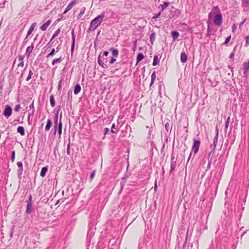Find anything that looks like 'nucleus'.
I'll return each instance as SVG.
<instances>
[{
  "instance_id": "obj_1",
  "label": "nucleus",
  "mask_w": 249,
  "mask_h": 249,
  "mask_svg": "<svg viewBox=\"0 0 249 249\" xmlns=\"http://www.w3.org/2000/svg\"><path fill=\"white\" fill-rule=\"evenodd\" d=\"M105 17V13H101V15L94 18L91 20L89 27V28L87 32L89 33L91 31H93L95 30L103 21V19Z\"/></svg>"
},
{
  "instance_id": "obj_2",
  "label": "nucleus",
  "mask_w": 249,
  "mask_h": 249,
  "mask_svg": "<svg viewBox=\"0 0 249 249\" xmlns=\"http://www.w3.org/2000/svg\"><path fill=\"white\" fill-rule=\"evenodd\" d=\"M27 207L26 209V213L27 214H30L35 212V209L33 207V203L32 201V196L31 195H29L28 200L26 201Z\"/></svg>"
},
{
  "instance_id": "obj_3",
  "label": "nucleus",
  "mask_w": 249,
  "mask_h": 249,
  "mask_svg": "<svg viewBox=\"0 0 249 249\" xmlns=\"http://www.w3.org/2000/svg\"><path fill=\"white\" fill-rule=\"evenodd\" d=\"M94 234V230L93 229H89L88 232H87V249H89V247L90 246V243L91 242V238L92 236Z\"/></svg>"
},
{
  "instance_id": "obj_4",
  "label": "nucleus",
  "mask_w": 249,
  "mask_h": 249,
  "mask_svg": "<svg viewBox=\"0 0 249 249\" xmlns=\"http://www.w3.org/2000/svg\"><path fill=\"white\" fill-rule=\"evenodd\" d=\"M200 145V141L199 140H196V139H193V144L192 148V151L194 152L195 155L197 153Z\"/></svg>"
},
{
  "instance_id": "obj_5",
  "label": "nucleus",
  "mask_w": 249,
  "mask_h": 249,
  "mask_svg": "<svg viewBox=\"0 0 249 249\" xmlns=\"http://www.w3.org/2000/svg\"><path fill=\"white\" fill-rule=\"evenodd\" d=\"M222 22V15L220 13L215 15L213 18V23L217 26H220Z\"/></svg>"
},
{
  "instance_id": "obj_6",
  "label": "nucleus",
  "mask_w": 249,
  "mask_h": 249,
  "mask_svg": "<svg viewBox=\"0 0 249 249\" xmlns=\"http://www.w3.org/2000/svg\"><path fill=\"white\" fill-rule=\"evenodd\" d=\"M12 109L9 105H6L3 112V115L7 118H9L12 114Z\"/></svg>"
},
{
  "instance_id": "obj_7",
  "label": "nucleus",
  "mask_w": 249,
  "mask_h": 249,
  "mask_svg": "<svg viewBox=\"0 0 249 249\" xmlns=\"http://www.w3.org/2000/svg\"><path fill=\"white\" fill-rule=\"evenodd\" d=\"M107 58L104 59L103 60L105 61V62H104L101 59V54H100L98 57V63L99 65L104 69H107L108 68V66L106 64L107 62Z\"/></svg>"
},
{
  "instance_id": "obj_8",
  "label": "nucleus",
  "mask_w": 249,
  "mask_h": 249,
  "mask_svg": "<svg viewBox=\"0 0 249 249\" xmlns=\"http://www.w3.org/2000/svg\"><path fill=\"white\" fill-rule=\"evenodd\" d=\"M71 39H72V44L71 47V55L73 53V50L75 46V36L74 35V30L72 29L71 31Z\"/></svg>"
},
{
  "instance_id": "obj_9",
  "label": "nucleus",
  "mask_w": 249,
  "mask_h": 249,
  "mask_svg": "<svg viewBox=\"0 0 249 249\" xmlns=\"http://www.w3.org/2000/svg\"><path fill=\"white\" fill-rule=\"evenodd\" d=\"M17 165L18 166V177L21 176L23 172V165L21 161H18L17 162Z\"/></svg>"
},
{
  "instance_id": "obj_10",
  "label": "nucleus",
  "mask_w": 249,
  "mask_h": 249,
  "mask_svg": "<svg viewBox=\"0 0 249 249\" xmlns=\"http://www.w3.org/2000/svg\"><path fill=\"white\" fill-rule=\"evenodd\" d=\"M61 118H62V113L60 114V121L59 122V124H57V130H58V133L59 136H60L62 134V123L61 122Z\"/></svg>"
},
{
  "instance_id": "obj_11",
  "label": "nucleus",
  "mask_w": 249,
  "mask_h": 249,
  "mask_svg": "<svg viewBox=\"0 0 249 249\" xmlns=\"http://www.w3.org/2000/svg\"><path fill=\"white\" fill-rule=\"evenodd\" d=\"M34 48V44L33 43H32V44L28 46L27 49H26V52H25V53L27 55L28 57H29V56L30 55L31 53H32L33 49Z\"/></svg>"
},
{
  "instance_id": "obj_12",
  "label": "nucleus",
  "mask_w": 249,
  "mask_h": 249,
  "mask_svg": "<svg viewBox=\"0 0 249 249\" xmlns=\"http://www.w3.org/2000/svg\"><path fill=\"white\" fill-rule=\"evenodd\" d=\"M58 112H56L54 116V134L55 135L57 131V124H59L58 122Z\"/></svg>"
},
{
  "instance_id": "obj_13",
  "label": "nucleus",
  "mask_w": 249,
  "mask_h": 249,
  "mask_svg": "<svg viewBox=\"0 0 249 249\" xmlns=\"http://www.w3.org/2000/svg\"><path fill=\"white\" fill-rule=\"evenodd\" d=\"M36 25V23L35 22V23H33L31 25V26L30 27L28 31V32H27V36L25 38V40H26L29 36H30L31 33H32V32L34 31V29H35V27Z\"/></svg>"
},
{
  "instance_id": "obj_14",
  "label": "nucleus",
  "mask_w": 249,
  "mask_h": 249,
  "mask_svg": "<svg viewBox=\"0 0 249 249\" xmlns=\"http://www.w3.org/2000/svg\"><path fill=\"white\" fill-rule=\"evenodd\" d=\"M51 22V20H48L45 23H44L43 24L41 25V26L40 27V29L43 31H45L50 24Z\"/></svg>"
},
{
  "instance_id": "obj_15",
  "label": "nucleus",
  "mask_w": 249,
  "mask_h": 249,
  "mask_svg": "<svg viewBox=\"0 0 249 249\" xmlns=\"http://www.w3.org/2000/svg\"><path fill=\"white\" fill-rule=\"evenodd\" d=\"M187 60V55L185 52H182L180 54V61L182 63H185Z\"/></svg>"
},
{
  "instance_id": "obj_16",
  "label": "nucleus",
  "mask_w": 249,
  "mask_h": 249,
  "mask_svg": "<svg viewBox=\"0 0 249 249\" xmlns=\"http://www.w3.org/2000/svg\"><path fill=\"white\" fill-rule=\"evenodd\" d=\"M249 69V60L248 62H245L243 63L244 74H246Z\"/></svg>"
},
{
  "instance_id": "obj_17",
  "label": "nucleus",
  "mask_w": 249,
  "mask_h": 249,
  "mask_svg": "<svg viewBox=\"0 0 249 249\" xmlns=\"http://www.w3.org/2000/svg\"><path fill=\"white\" fill-rule=\"evenodd\" d=\"M171 36L173 40L175 41L178 37L179 34L178 32L174 31L171 32Z\"/></svg>"
},
{
  "instance_id": "obj_18",
  "label": "nucleus",
  "mask_w": 249,
  "mask_h": 249,
  "mask_svg": "<svg viewBox=\"0 0 249 249\" xmlns=\"http://www.w3.org/2000/svg\"><path fill=\"white\" fill-rule=\"evenodd\" d=\"M242 6L249 10V0H242Z\"/></svg>"
},
{
  "instance_id": "obj_19",
  "label": "nucleus",
  "mask_w": 249,
  "mask_h": 249,
  "mask_svg": "<svg viewBox=\"0 0 249 249\" xmlns=\"http://www.w3.org/2000/svg\"><path fill=\"white\" fill-rule=\"evenodd\" d=\"M110 51H111L112 55L114 57H117L119 54V52L117 49H115L114 48H112L110 49Z\"/></svg>"
},
{
  "instance_id": "obj_20",
  "label": "nucleus",
  "mask_w": 249,
  "mask_h": 249,
  "mask_svg": "<svg viewBox=\"0 0 249 249\" xmlns=\"http://www.w3.org/2000/svg\"><path fill=\"white\" fill-rule=\"evenodd\" d=\"M48 170L47 166L43 167L41 170L40 172V176L42 177H44L46 174V173L47 172Z\"/></svg>"
},
{
  "instance_id": "obj_21",
  "label": "nucleus",
  "mask_w": 249,
  "mask_h": 249,
  "mask_svg": "<svg viewBox=\"0 0 249 249\" xmlns=\"http://www.w3.org/2000/svg\"><path fill=\"white\" fill-rule=\"evenodd\" d=\"M81 87L79 84H76L75 86L74 89V93L75 95H77L78 94L80 91H81Z\"/></svg>"
},
{
  "instance_id": "obj_22",
  "label": "nucleus",
  "mask_w": 249,
  "mask_h": 249,
  "mask_svg": "<svg viewBox=\"0 0 249 249\" xmlns=\"http://www.w3.org/2000/svg\"><path fill=\"white\" fill-rule=\"evenodd\" d=\"M17 132L19 133L21 136L25 135V130L23 126H18L17 128Z\"/></svg>"
},
{
  "instance_id": "obj_23",
  "label": "nucleus",
  "mask_w": 249,
  "mask_h": 249,
  "mask_svg": "<svg viewBox=\"0 0 249 249\" xmlns=\"http://www.w3.org/2000/svg\"><path fill=\"white\" fill-rule=\"evenodd\" d=\"M63 60V58L62 57V56H60L57 58H55L52 61V65H54L55 64L60 63Z\"/></svg>"
},
{
  "instance_id": "obj_24",
  "label": "nucleus",
  "mask_w": 249,
  "mask_h": 249,
  "mask_svg": "<svg viewBox=\"0 0 249 249\" xmlns=\"http://www.w3.org/2000/svg\"><path fill=\"white\" fill-rule=\"evenodd\" d=\"M52 125V121L50 119H48L47 121V124L45 126V130L46 131H48L50 130Z\"/></svg>"
},
{
  "instance_id": "obj_25",
  "label": "nucleus",
  "mask_w": 249,
  "mask_h": 249,
  "mask_svg": "<svg viewBox=\"0 0 249 249\" xmlns=\"http://www.w3.org/2000/svg\"><path fill=\"white\" fill-rule=\"evenodd\" d=\"M217 140H218V134H216L214 139H213V150L212 151H214L215 149V147L216 146V144H217Z\"/></svg>"
},
{
  "instance_id": "obj_26",
  "label": "nucleus",
  "mask_w": 249,
  "mask_h": 249,
  "mask_svg": "<svg viewBox=\"0 0 249 249\" xmlns=\"http://www.w3.org/2000/svg\"><path fill=\"white\" fill-rule=\"evenodd\" d=\"M76 4V0H74L71 1L68 5L67 6L66 9L69 11L73 6L74 4Z\"/></svg>"
},
{
  "instance_id": "obj_27",
  "label": "nucleus",
  "mask_w": 249,
  "mask_h": 249,
  "mask_svg": "<svg viewBox=\"0 0 249 249\" xmlns=\"http://www.w3.org/2000/svg\"><path fill=\"white\" fill-rule=\"evenodd\" d=\"M156 38V33L155 32L152 33L150 36V40L151 43L153 45L155 41Z\"/></svg>"
},
{
  "instance_id": "obj_28",
  "label": "nucleus",
  "mask_w": 249,
  "mask_h": 249,
  "mask_svg": "<svg viewBox=\"0 0 249 249\" xmlns=\"http://www.w3.org/2000/svg\"><path fill=\"white\" fill-rule=\"evenodd\" d=\"M143 58H144L143 54L141 53H139L137 56V63H139L140 61H141Z\"/></svg>"
},
{
  "instance_id": "obj_29",
  "label": "nucleus",
  "mask_w": 249,
  "mask_h": 249,
  "mask_svg": "<svg viewBox=\"0 0 249 249\" xmlns=\"http://www.w3.org/2000/svg\"><path fill=\"white\" fill-rule=\"evenodd\" d=\"M50 104L52 107H54L55 106V100L54 98L53 95H51L50 98Z\"/></svg>"
},
{
  "instance_id": "obj_30",
  "label": "nucleus",
  "mask_w": 249,
  "mask_h": 249,
  "mask_svg": "<svg viewBox=\"0 0 249 249\" xmlns=\"http://www.w3.org/2000/svg\"><path fill=\"white\" fill-rule=\"evenodd\" d=\"M61 31L60 28H58L53 34V35L52 36V38L51 39L50 42L52 41L55 37H56L58 34L60 33Z\"/></svg>"
},
{
  "instance_id": "obj_31",
  "label": "nucleus",
  "mask_w": 249,
  "mask_h": 249,
  "mask_svg": "<svg viewBox=\"0 0 249 249\" xmlns=\"http://www.w3.org/2000/svg\"><path fill=\"white\" fill-rule=\"evenodd\" d=\"M169 2H164L163 4H161L160 6L161 8V11L165 10L169 5Z\"/></svg>"
},
{
  "instance_id": "obj_32",
  "label": "nucleus",
  "mask_w": 249,
  "mask_h": 249,
  "mask_svg": "<svg viewBox=\"0 0 249 249\" xmlns=\"http://www.w3.org/2000/svg\"><path fill=\"white\" fill-rule=\"evenodd\" d=\"M86 8L85 7H83L81 9L80 12L79 14V15L77 16V18L79 19L81 18V17L83 16V15L84 14Z\"/></svg>"
},
{
  "instance_id": "obj_33",
  "label": "nucleus",
  "mask_w": 249,
  "mask_h": 249,
  "mask_svg": "<svg viewBox=\"0 0 249 249\" xmlns=\"http://www.w3.org/2000/svg\"><path fill=\"white\" fill-rule=\"evenodd\" d=\"M165 128L167 132L170 131L172 129V125L169 123H167L165 124Z\"/></svg>"
},
{
  "instance_id": "obj_34",
  "label": "nucleus",
  "mask_w": 249,
  "mask_h": 249,
  "mask_svg": "<svg viewBox=\"0 0 249 249\" xmlns=\"http://www.w3.org/2000/svg\"><path fill=\"white\" fill-rule=\"evenodd\" d=\"M55 53H56V52L55 49L54 48L52 50V51H51V52L46 56V57L47 58H48L51 56H53Z\"/></svg>"
},
{
  "instance_id": "obj_35",
  "label": "nucleus",
  "mask_w": 249,
  "mask_h": 249,
  "mask_svg": "<svg viewBox=\"0 0 249 249\" xmlns=\"http://www.w3.org/2000/svg\"><path fill=\"white\" fill-rule=\"evenodd\" d=\"M158 63V57L157 55H155L154 57V60L153 62V66H155Z\"/></svg>"
},
{
  "instance_id": "obj_36",
  "label": "nucleus",
  "mask_w": 249,
  "mask_h": 249,
  "mask_svg": "<svg viewBox=\"0 0 249 249\" xmlns=\"http://www.w3.org/2000/svg\"><path fill=\"white\" fill-rule=\"evenodd\" d=\"M33 74V72L31 70H30L29 71V74H28V75L26 80L27 81H29L31 79Z\"/></svg>"
},
{
  "instance_id": "obj_37",
  "label": "nucleus",
  "mask_w": 249,
  "mask_h": 249,
  "mask_svg": "<svg viewBox=\"0 0 249 249\" xmlns=\"http://www.w3.org/2000/svg\"><path fill=\"white\" fill-rule=\"evenodd\" d=\"M176 163H175L174 162H171V165H170V167H171L170 172H172L174 170V169L176 168Z\"/></svg>"
},
{
  "instance_id": "obj_38",
  "label": "nucleus",
  "mask_w": 249,
  "mask_h": 249,
  "mask_svg": "<svg viewBox=\"0 0 249 249\" xmlns=\"http://www.w3.org/2000/svg\"><path fill=\"white\" fill-rule=\"evenodd\" d=\"M67 154L68 155L70 156L71 155V151H70V142L69 141V142L67 145Z\"/></svg>"
},
{
  "instance_id": "obj_39",
  "label": "nucleus",
  "mask_w": 249,
  "mask_h": 249,
  "mask_svg": "<svg viewBox=\"0 0 249 249\" xmlns=\"http://www.w3.org/2000/svg\"><path fill=\"white\" fill-rule=\"evenodd\" d=\"M231 36L230 35L226 38V39L225 41V42L224 43V44L227 45L230 42V41L231 40Z\"/></svg>"
},
{
  "instance_id": "obj_40",
  "label": "nucleus",
  "mask_w": 249,
  "mask_h": 249,
  "mask_svg": "<svg viewBox=\"0 0 249 249\" xmlns=\"http://www.w3.org/2000/svg\"><path fill=\"white\" fill-rule=\"evenodd\" d=\"M15 151H13L11 153V160L12 162H13L15 160Z\"/></svg>"
},
{
  "instance_id": "obj_41",
  "label": "nucleus",
  "mask_w": 249,
  "mask_h": 249,
  "mask_svg": "<svg viewBox=\"0 0 249 249\" xmlns=\"http://www.w3.org/2000/svg\"><path fill=\"white\" fill-rule=\"evenodd\" d=\"M230 117H229L227 119V121L225 123V128L226 129H227L229 126V123H230Z\"/></svg>"
},
{
  "instance_id": "obj_42",
  "label": "nucleus",
  "mask_w": 249,
  "mask_h": 249,
  "mask_svg": "<svg viewBox=\"0 0 249 249\" xmlns=\"http://www.w3.org/2000/svg\"><path fill=\"white\" fill-rule=\"evenodd\" d=\"M130 176V174L129 173H126L124 176L122 178V181H123L124 182H125V180L126 179V178L128 177L129 176Z\"/></svg>"
},
{
  "instance_id": "obj_43",
  "label": "nucleus",
  "mask_w": 249,
  "mask_h": 249,
  "mask_svg": "<svg viewBox=\"0 0 249 249\" xmlns=\"http://www.w3.org/2000/svg\"><path fill=\"white\" fill-rule=\"evenodd\" d=\"M116 60L115 57H112L109 61V64H112Z\"/></svg>"
},
{
  "instance_id": "obj_44",
  "label": "nucleus",
  "mask_w": 249,
  "mask_h": 249,
  "mask_svg": "<svg viewBox=\"0 0 249 249\" xmlns=\"http://www.w3.org/2000/svg\"><path fill=\"white\" fill-rule=\"evenodd\" d=\"M160 15H161V12H160L156 14L155 15H154L153 17L152 18L156 19V18H158L160 16Z\"/></svg>"
},
{
  "instance_id": "obj_45",
  "label": "nucleus",
  "mask_w": 249,
  "mask_h": 249,
  "mask_svg": "<svg viewBox=\"0 0 249 249\" xmlns=\"http://www.w3.org/2000/svg\"><path fill=\"white\" fill-rule=\"evenodd\" d=\"M235 49H234L233 50V51L230 54V56H229V57L231 58V59H233V57L234 56V55H235Z\"/></svg>"
},
{
  "instance_id": "obj_46",
  "label": "nucleus",
  "mask_w": 249,
  "mask_h": 249,
  "mask_svg": "<svg viewBox=\"0 0 249 249\" xmlns=\"http://www.w3.org/2000/svg\"><path fill=\"white\" fill-rule=\"evenodd\" d=\"M95 173H96V171L95 170H93L92 171V172L91 173V174L90 175V179H92L94 177Z\"/></svg>"
},
{
  "instance_id": "obj_47",
  "label": "nucleus",
  "mask_w": 249,
  "mask_h": 249,
  "mask_svg": "<svg viewBox=\"0 0 249 249\" xmlns=\"http://www.w3.org/2000/svg\"><path fill=\"white\" fill-rule=\"evenodd\" d=\"M246 39V45H249V35L245 37Z\"/></svg>"
},
{
  "instance_id": "obj_48",
  "label": "nucleus",
  "mask_w": 249,
  "mask_h": 249,
  "mask_svg": "<svg viewBox=\"0 0 249 249\" xmlns=\"http://www.w3.org/2000/svg\"><path fill=\"white\" fill-rule=\"evenodd\" d=\"M20 107H21L20 105H17L15 108V111L17 112L18 111Z\"/></svg>"
},
{
  "instance_id": "obj_49",
  "label": "nucleus",
  "mask_w": 249,
  "mask_h": 249,
  "mask_svg": "<svg viewBox=\"0 0 249 249\" xmlns=\"http://www.w3.org/2000/svg\"><path fill=\"white\" fill-rule=\"evenodd\" d=\"M156 77L155 72H153L151 75V80L154 81Z\"/></svg>"
},
{
  "instance_id": "obj_50",
  "label": "nucleus",
  "mask_w": 249,
  "mask_h": 249,
  "mask_svg": "<svg viewBox=\"0 0 249 249\" xmlns=\"http://www.w3.org/2000/svg\"><path fill=\"white\" fill-rule=\"evenodd\" d=\"M19 61L20 62H24L23 59L24 58V56L22 55H19L18 57Z\"/></svg>"
},
{
  "instance_id": "obj_51",
  "label": "nucleus",
  "mask_w": 249,
  "mask_h": 249,
  "mask_svg": "<svg viewBox=\"0 0 249 249\" xmlns=\"http://www.w3.org/2000/svg\"><path fill=\"white\" fill-rule=\"evenodd\" d=\"M115 124H113L112 125V126H111V130H110V132L112 133H116V132H115L113 130L114 128H115Z\"/></svg>"
},
{
  "instance_id": "obj_52",
  "label": "nucleus",
  "mask_w": 249,
  "mask_h": 249,
  "mask_svg": "<svg viewBox=\"0 0 249 249\" xmlns=\"http://www.w3.org/2000/svg\"><path fill=\"white\" fill-rule=\"evenodd\" d=\"M62 80H60L58 83V90H60L61 88V84H62Z\"/></svg>"
},
{
  "instance_id": "obj_53",
  "label": "nucleus",
  "mask_w": 249,
  "mask_h": 249,
  "mask_svg": "<svg viewBox=\"0 0 249 249\" xmlns=\"http://www.w3.org/2000/svg\"><path fill=\"white\" fill-rule=\"evenodd\" d=\"M171 162H174L176 163V160L175 158V157L173 156V155H172L171 156Z\"/></svg>"
},
{
  "instance_id": "obj_54",
  "label": "nucleus",
  "mask_w": 249,
  "mask_h": 249,
  "mask_svg": "<svg viewBox=\"0 0 249 249\" xmlns=\"http://www.w3.org/2000/svg\"><path fill=\"white\" fill-rule=\"evenodd\" d=\"M109 131V129L107 128H105L104 130V135H106Z\"/></svg>"
},
{
  "instance_id": "obj_55",
  "label": "nucleus",
  "mask_w": 249,
  "mask_h": 249,
  "mask_svg": "<svg viewBox=\"0 0 249 249\" xmlns=\"http://www.w3.org/2000/svg\"><path fill=\"white\" fill-rule=\"evenodd\" d=\"M24 66V62H20L18 65V67H23Z\"/></svg>"
},
{
  "instance_id": "obj_56",
  "label": "nucleus",
  "mask_w": 249,
  "mask_h": 249,
  "mask_svg": "<svg viewBox=\"0 0 249 249\" xmlns=\"http://www.w3.org/2000/svg\"><path fill=\"white\" fill-rule=\"evenodd\" d=\"M30 116H31V115L29 113L28 115V123L29 124H31V121H30Z\"/></svg>"
},
{
  "instance_id": "obj_57",
  "label": "nucleus",
  "mask_w": 249,
  "mask_h": 249,
  "mask_svg": "<svg viewBox=\"0 0 249 249\" xmlns=\"http://www.w3.org/2000/svg\"><path fill=\"white\" fill-rule=\"evenodd\" d=\"M109 53V52H107V51H105L103 53V55L105 56H107L108 55Z\"/></svg>"
},
{
  "instance_id": "obj_58",
  "label": "nucleus",
  "mask_w": 249,
  "mask_h": 249,
  "mask_svg": "<svg viewBox=\"0 0 249 249\" xmlns=\"http://www.w3.org/2000/svg\"><path fill=\"white\" fill-rule=\"evenodd\" d=\"M14 233L13 229H12L10 233V236L11 238L13 237V234Z\"/></svg>"
},
{
  "instance_id": "obj_59",
  "label": "nucleus",
  "mask_w": 249,
  "mask_h": 249,
  "mask_svg": "<svg viewBox=\"0 0 249 249\" xmlns=\"http://www.w3.org/2000/svg\"><path fill=\"white\" fill-rule=\"evenodd\" d=\"M213 14L212 12H210V13H209V15H208V17H209V18H212V17H213Z\"/></svg>"
},
{
  "instance_id": "obj_60",
  "label": "nucleus",
  "mask_w": 249,
  "mask_h": 249,
  "mask_svg": "<svg viewBox=\"0 0 249 249\" xmlns=\"http://www.w3.org/2000/svg\"><path fill=\"white\" fill-rule=\"evenodd\" d=\"M60 49V45H59L57 46V47L56 48V52H58L59 51Z\"/></svg>"
},
{
  "instance_id": "obj_61",
  "label": "nucleus",
  "mask_w": 249,
  "mask_h": 249,
  "mask_svg": "<svg viewBox=\"0 0 249 249\" xmlns=\"http://www.w3.org/2000/svg\"><path fill=\"white\" fill-rule=\"evenodd\" d=\"M209 192H211V191L209 190V188H207V189H205V190L204 191V193L206 194V193H208Z\"/></svg>"
},
{
  "instance_id": "obj_62",
  "label": "nucleus",
  "mask_w": 249,
  "mask_h": 249,
  "mask_svg": "<svg viewBox=\"0 0 249 249\" xmlns=\"http://www.w3.org/2000/svg\"><path fill=\"white\" fill-rule=\"evenodd\" d=\"M192 156V152L190 153V155H189V158H188V159L187 160V164H188V163L189 162L190 160V158H191V157Z\"/></svg>"
},
{
  "instance_id": "obj_63",
  "label": "nucleus",
  "mask_w": 249,
  "mask_h": 249,
  "mask_svg": "<svg viewBox=\"0 0 249 249\" xmlns=\"http://www.w3.org/2000/svg\"><path fill=\"white\" fill-rule=\"evenodd\" d=\"M30 108H33L34 110V107L33 103H32V104L30 106Z\"/></svg>"
},
{
  "instance_id": "obj_64",
  "label": "nucleus",
  "mask_w": 249,
  "mask_h": 249,
  "mask_svg": "<svg viewBox=\"0 0 249 249\" xmlns=\"http://www.w3.org/2000/svg\"><path fill=\"white\" fill-rule=\"evenodd\" d=\"M154 82V81L151 80V83L150 84V87H151L153 85Z\"/></svg>"
}]
</instances>
